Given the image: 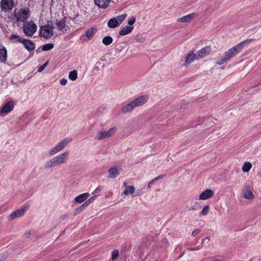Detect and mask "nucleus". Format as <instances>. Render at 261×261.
Masks as SVG:
<instances>
[{
    "instance_id": "nucleus-41",
    "label": "nucleus",
    "mask_w": 261,
    "mask_h": 261,
    "mask_svg": "<svg viewBox=\"0 0 261 261\" xmlns=\"http://www.w3.org/2000/svg\"><path fill=\"white\" fill-rule=\"evenodd\" d=\"M102 190V188L101 186H98L97 187V188L94 190V194H97L98 193H99V192L101 191V190Z\"/></svg>"
},
{
    "instance_id": "nucleus-51",
    "label": "nucleus",
    "mask_w": 261,
    "mask_h": 261,
    "mask_svg": "<svg viewBox=\"0 0 261 261\" xmlns=\"http://www.w3.org/2000/svg\"><path fill=\"white\" fill-rule=\"evenodd\" d=\"M30 234H31V231H29L25 234V235H26V236H29Z\"/></svg>"
},
{
    "instance_id": "nucleus-54",
    "label": "nucleus",
    "mask_w": 261,
    "mask_h": 261,
    "mask_svg": "<svg viewBox=\"0 0 261 261\" xmlns=\"http://www.w3.org/2000/svg\"><path fill=\"white\" fill-rule=\"evenodd\" d=\"M259 261H261V258L260 259V260Z\"/></svg>"
},
{
    "instance_id": "nucleus-40",
    "label": "nucleus",
    "mask_w": 261,
    "mask_h": 261,
    "mask_svg": "<svg viewBox=\"0 0 261 261\" xmlns=\"http://www.w3.org/2000/svg\"><path fill=\"white\" fill-rule=\"evenodd\" d=\"M67 83V81L65 79H62L60 80V83L62 85L64 86V85H66Z\"/></svg>"
},
{
    "instance_id": "nucleus-17",
    "label": "nucleus",
    "mask_w": 261,
    "mask_h": 261,
    "mask_svg": "<svg viewBox=\"0 0 261 261\" xmlns=\"http://www.w3.org/2000/svg\"><path fill=\"white\" fill-rule=\"evenodd\" d=\"M194 60H198L196 54H194L193 51H190L185 57V65L190 64Z\"/></svg>"
},
{
    "instance_id": "nucleus-35",
    "label": "nucleus",
    "mask_w": 261,
    "mask_h": 261,
    "mask_svg": "<svg viewBox=\"0 0 261 261\" xmlns=\"http://www.w3.org/2000/svg\"><path fill=\"white\" fill-rule=\"evenodd\" d=\"M136 21V18L134 16L131 17L128 20V24L129 25H132L134 24Z\"/></svg>"
},
{
    "instance_id": "nucleus-52",
    "label": "nucleus",
    "mask_w": 261,
    "mask_h": 261,
    "mask_svg": "<svg viewBox=\"0 0 261 261\" xmlns=\"http://www.w3.org/2000/svg\"><path fill=\"white\" fill-rule=\"evenodd\" d=\"M79 15V13H76V14H75V15L74 16L76 18Z\"/></svg>"
},
{
    "instance_id": "nucleus-13",
    "label": "nucleus",
    "mask_w": 261,
    "mask_h": 261,
    "mask_svg": "<svg viewBox=\"0 0 261 261\" xmlns=\"http://www.w3.org/2000/svg\"><path fill=\"white\" fill-rule=\"evenodd\" d=\"M27 210V207H22L20 209L14 211L9 215V219L10 220H12L15 218H18L23 216Z\"/></svg>"
},
{
    "instance_id": "nucleus-38",
    "label": "nucleus",
    "mask_w": 261,
    "mask_h": 261,
    "mask_svg": "<svg viewBox=\"0 0 261 261\" xmlns=\"http://www.w3.org/2000/svg\"><path fill=\"white\" fill-rule=\"evenodd\" d=\"M201 248V246H197L196 247L190 248H189V249L191 251H195V250H198Z\"/></svg>"
},
{
    "instance_id": "nucleus-26",
    "label": "nucleus",
    "mask_w": 261,
    "mask_h": 261,
    "mask_svg": "<svg viewBox=\"0 0 261 261\" xmlns=\"http://www.w3.org/2000/svg\"><path fill=\"white\" fill-rule=\"evenodd\" d=\"M113 41V39L112 37L110 36H107L105 37L102 40V42L103 44L106 45H109L111 44Z\"/></svg>"
},
{
    "instance_id": "nucleus-33",
    "label": "nucleus",
    "mask_w": 261,
    "mask_h": 261,
    "mask_svg": "<svg viewBox=\"0 0 261 261\" xmlns=\"http://www.w3.org/2000/svg\"><path fill=\"white\" fill-rule=\"evenodd\" d=\"M86 207L82 204L79 207L76 209L74 215H77L80 214L81 212H82Z\"/></svg>"
},
{
    "instance_id": "nucleus-53",
    "label": "nucleus",
    "mask_w": 261,
    "mask_h": 261,
    "mask_svg": "<svg viewBox=\"0 0 261 261\" xmlns=\"http://www.w3.org/2000/svg\"><path fill=\"white\" fill-rule=\"evenodd\" d=\"M39 51V49H38L37 50V52L38 53Z\"/></svg>"
},
{
    "instance_id": "nucleus-5",
    "label": "nucleus",
    "mask_w": 261,
    "mask_h": 261,
    "mask_svg": "<svg viewBox=\"0 0 261 261\" xmlns=\"http://www.w3.org/2000/svg\"><path fill=\"white\" fill-rule=\"evenodd\" d=\"M71 138H66L64 139L62 141L57 144L54 148L50 149L49 151V154L50 155H53L59 152L62 150L67 145L72 141Z\"/></svg>"
},
{
    "instance_id": "nucleus-30",
    "label": "nucleus",
    "mask_w": 261,
    "mask_h": 261,
    "mask_svg": "<svg viewBox=\"0 0 261 261\" xmlns=\"http://www.w3.org/2000/svg\"><path fill=\"white\" fill-rule=\"evenodd\" d=\"M54 44L53 43H47L42 46V50L44 51L49 50L53 49Z\"/></svg>"
},
{
    "instance_id": "nucleus-48",
    "label": "nucleus",
    "mask_w": 261,
    "mask_h": 261,
    "mask_svg": "<svg viewBox=\"0 0 261 261\" xmlns=\"http://www.w3.org/2000/svg\"><path fill=\"white\" fill-rule=\"evenodd\" d=\"M159 179L158 178V176L156 177L155 178H154V179H152L153 181H154V182H155V181H158Z\"/></svg>"
},
{
    "instance_id": "nucleus-14",
    "label": "nucleus",
    "mask_w": 261,
    "mask_h": 261,
    "mask_svg": "<svg viewBox=\"0 0 261 261\" xmlns=\"http://www.w3.org/2000/svg\"><path fill=\"white\" fill-rule=\"evenodd\" d=\"M14 109V104L12 101H8L3 107L2 108L0 113L7 114L10 112Z\"/></svg>"
},
{
    "instance_id": "nucleus-27",
    "label": "nucleus",
    "mask_w": 261,
    "mask_h": 261,
    "mask_svg": "<svg viewBox=\"0 0 261 261\" xmlns=\"http://www.w3.org/2000/svg\"><path fill=\"white\" fill-rule=\"evenodd\" d=\"M251 167L252 164L250 163L247 162H245L243 164L242 169L244 172H247L251 169Z\"/></svg>"
},
{
    "instance_id": "nucleus-29",
    "label": "nucleus",
    "mask_w": 261,
    "mask_h": 261,
    "mask_svg": "<svg viewBox=\"0 0 261 261\" xmlns=\"http://www.w3.org/2000/svg\"><path fill=\"white\" fill-rule=\"evenodd\" d=\"M95 31V29L93 28H91L87 30L86 32V36L88 38H91L94 34Z\"/></svg>"
},
{
    "instance_id": "nucleus-28",
    "label": "nucleus",
    "mask_w": 261,
    "mask_h": 261,
    "mask_svg": "<svg viewBox=\"0 0 261 261\" xmlns=\"http://www.w3.org/2000/svg\"><path fill=\"white\" fill-rule=\"evenodd\" d=\"M69 79L71 81H75L77 77V73L75 70L70 71L69 73Z\"/></svg>"
},
{
    "instance_id": "nucleus-8",
    "label": "nucleus",
    "mask_w": 261,
    "mask_h": 261,
    "mask_svg": "<svg viewBox=\"0 0 261 261\" xmlns=\"http://www.w3.org/2000/svg\"><path fill=\"white\" fill-rule=\"evenodd\" d=\"M30 12L29 8L20 9L15 15L14 17L18 21L26 22L25 21L30 17Z\"/></svg>"
},
{
    "instance_id": "nucleus-23",
    "label": "nucleus",
    "mask_w": 261,
    "mask_h": 261,
    "mask_svg": "<svg viewBox=\"0 0 261 261\" xmlns=\"http://www.w3.org/2000/svg\"><path fill=\"white\" fill-rule=\"evenodd\" d=\"M133 29V27L126 25L119 31V34L121 36H124L131 33Z\"/></svg>"
},
{
    "instance_id": "nucleus-2",
    "label": "nucleus",
    "mask_w": 261,
    "mask_h": 261,
    "mask_svg": "<svg viewBox=\"0 0 261 261\" xmlns=\"http://www.w3.org/2000/svg\"><path fill=\"white\" fill-rule=\"evenodd\" d=\"M148 95H141L132 100L121 109V112L125 114L131 112L136 107H141L145 104L148 100Z\"/></svg>"
},
{
    "instance_id": "nucleus-16",
    "label": "nucleus",
    "mask_w": 261,
    "mask_h": 261,
    "mask_svg": "<svg viewBox=\"0 0 261 261\" xmlns=\"http://www.w3.org/2000/svg\"><path fill=\"white\" fill-rule=\"evenodd\" d=\"M243 196L247 199H252L254 198V195L249 186H245V188L243 189Z\"/></svg>"
},
{
    "instance_id": "nucleus-10",
    "label": "nucleus",
    "mask_w": 261,
    "mask_h": 261,
    "mask_svg": "<svg viewBox=\"0 0 261 261\" xmlns=\"http://www.w3.org/2000/svg\"><path fill=\"white\" fill-rule=\"evenodd\" d=\"M1 10L4 12L11 11L14 7V2L13 0H2Z\"/></svg>"
},
{
    "instance_id": "nucleus-31",
    "label": "nucleus",
    "mask_w": 261,
    "mask_h": 261,
    "mask_svg": "<svg viewBox=\"0 0 261 261\" xmlns=\"http://www.w3.org/2000/svg\"><path fill=\"white\" fill-rule=\"evenodd\" d=\"M209 210H210V206L208 205H205L203 208L202 210L201 211L200 214L203 216H206L208 213Z\"/></svg>"
},
{
    "instance_id": "nucleus-37",
    "label": "nucleus",
    "mask_w": 261,
    "mask_h": 261,
    "mask_svg": "<svg viewBox=\"0 0 261 261\" xmlns=\"http://www.w3.org/2000/svg\"><path fill=\"white\" fill-rule=\"evenodd\" d=\"M210 241V238L208 236L205 237L202 240V243H204V242L206 241V243L207 244V245L206 246V247H207V248L209 247Z\"/></svg>"
},
{
    "instance_id": "nucleus-19",
    "label": "nucleus",
    "mask_w": 261,
    "mask_h": 261,
    "mask_svg": "<svg viewBox=\"0 0 261 261\" xmlns=\"http://www.w3.org/2000/svg\"><path fill=\"white\" fill-rule=\"evenodd\" d=\"M196 15V13H193L177 19V21L181 22H189L191 20L194 19Z\"/></svg>"
},
{
    "instance_id": "nucleus-6",
    "label": "nucleus",
    "mask_w": 261,
    "mask_h": 261,
    "mask_svg": "<svg viewBox=\"0 0 261 261\" xmlns=\"http://www.w3.org/2000/svg\"><path fill=\"white\" fill-rule=\"evenodd\" d=\"M54 29L53 26L49 25L41 26L39 29V36L45 39L51 38L54 35Z\"/></svg>"
},
{
    "instance_id": "nucleus-22",
    "label": "nucleus",
    "mask_w": 261,
    "mask_h": 261,
    "mask_svg": "<svg viewBox=\"0 0 261 261\" xmlns=\"http://www.w3.org/2000/svg\"><path fill=\"white\" fill-rule=\"evenodd\" d=\"M123 186L125 188V190L123 191V194L125 195H128L129 194H133L135 193V188L133 186H128L126 182L123 183Z\"/></svg>"
},
{
    "instance_id": "nucleus-15",
    "label": "nucleus",
    "mask_w": 261,
    "mask_h": 261,
    "mask_svg": "<svg viewBox=\"0 0 261 261\" xmlns=\"http://www.w3.org/2000/svg\"><path fill=\"white\" fill-rule=\"evenodd\" d=\"M214 195V192L213 190L206 189L200 194L199 198L201 200H206L212 197Z\"/></svg>"
},
{
    "instance_id": "nucleus-42",
    "label": "nucleus",
    "mask_w": 261,
    "mask_h": 261,
    "mask_svg": "<svg viewBox=\"0 0 261 261\" xmlns=\"http://www.w3.org/2000/svg\"><path fill=\"white\" fill-rule=\"evenodd\" d=\"M45 67L43 66V65H41V66H40L38 69V71L39 72H42V71L44 70V69H45Z\"/></svg>"
},
{
    "instance_id": "nucleus-50",
    "label": "nucleus",
    "mask_w": 261,
    "mask_h": 261,
    "mask_svg": "<svg viewBox=\"0 0 261 261\" xmlns=\"http://www.w3.org/2000/svg\"><path fill=\"white\" fill-rule=\"evenodd\" d=\"M48 64V61H47L45 63H44L43 65L45 67H46L47 66Z\"/></svg>"
},
{
    "instance_id": "nucleus-44",
    "label": "nucleus",
    "mask_w": 261,
    "mask_h": 261,
    "mask_svg": "<svg viewBox=\"0 0 261 261\" xmlns=\"http://www.w3.org/2000/svg\"><path fill=\"white\" fill-rule=\"evenodd\" d=\"M97 197V196L96 195H94L93 196H92L91 197H90L88 200L90 201V202L91 203L92 202H93L94 200H95V199H96V198Z\"/></svg>"
},
{
    "instance_id": "nucleus-25",
    "label": "nucleus",
    "mask_w": 261,
    "mask_h": 261,
    "mask_svg": "<svg viewBox=\"0 0 261 261\" xmlns=\"http://www.w3.org/2000/svg\"><path fill=\"white\" fill-rule=\"evenodd\" d=\"M119 25L118 20L116 18H112L109 20L108 22V26L110 28H115Z\"/></svg>"
},
{
    "instance_id": "nucleus-46",
    "label": "nucleus",
    "mask_w": 261,
    "mask_h": 261,
    "mask_svg": "<svg viewBox=\"0 0 261 261\" xmlns=\"http://www.w3.org/2000/svg\"><path fill=\"white\" fill-rule=\"evenodd\" d=\"M154 181H153L152 180H151L149 182V183L148 184V188H150L151 186L152 185H153L154 184Z\"/></svg>"
},
{
    "instance_id": "nucleus-4",
    "label": "nucleus",
    "mask_w": 261,
    "mask_h": 261,
    "mask_svg": "<svg viewBox=\"0 0 261 261\" xmlns=\"http://www.w3.org/2000/svg\"><path fill=\"white\" fill-rule=\"evenodd\" d=\"M10 39L11 40L16 39L14 42H20L23 44L24 47L29 51L33 50L35 48V44L30 40L23 39L19 37V36L12 34L10 36Z\"/></svg>"
},
{
    "instance_id": "nucleus-49",
    "label": "nucleus",
    "mask_w": 261,
    "mask_h": 261,
    "mask_svg": "<svg viewBox=\"0 0 261 261\" xmlns=\"http://www.w3.org/2000/svg\"><path fill=\"white\" fill-rule=\"evenodd\" d=\"M69 18L71 19L72 21H75V19H76V18L74 16L73 17H69Z\"/></svg>"
},
{
    "instance_id": "nucleus-45",
    "label": "nucleus",
    "mask_w": 261,
    "mask_h": 261,
    "mask_svg": "<svg viewBox=\"0 0 261 261\" xmlns=\"http://www.w3.org/2000/svg\"><path fill=\"white\" fill-rule=\"evenodd\" d=\"M141 195H142V192H141V191H138L135 193V195H133V196H138Z\"/></svg>"
},
{
    "instance_id": "nucleus-21",
    "label": "nucleus",
    "mask_w": 261,
    "mask_h": 261,
    "mask_svg": "<svg viewBox=\"0 0 261 261\" xmlns=\"http://www.w3.org/2000/svg\"><path fill=\"white\" fill-rule=\"evenodd\" d=\"M89 196L90 194L89 193H83L76 196L74 199V201L79 203H82L85 201Z\"/></svg>"
},
{
    "instance_id": "nucleus-47",
    "label": "nucleus",
    "mask_w": 261,
    "mask_h": 261,
    "mask_svg": "<svg viewBox=\"0 0 261 261\" xmlns=\"http://www.w3.org/2000/svg\"><path fill=\"white\" fill-rule=\"evenodd\" d=\"M164 176H165V175L162 174V175H160L159 176H158V177L159 179H161V178H163Z\"/></svg>"
},
{
    "instance_id": "nucleus-9",
    "label": "nucleus",
    "mask_w": 261,
    "mask_h": 261,
    "mask_svg": "<svg viewBox=\"0 0 261 261\" xmlns=\"http://www.w3.org/2000/svg\"><path fill=\"white\" fill-rule=\"evenodd\" d=\"M116 128L115 127L110 128L107 131H100L98 132L95 137V139L97 140H101L106 138H109L113 136L116 132Z\"/></svg>"
},
{
    "instance_id": "nucleus-20",
    "label": "nucleus",
    "mask_w": 261,
    "mask_h": 261,
    "mask_svg": "<svg viewBox=\"0 0 261 261\" xmlns=\"http://www.w3.org/2000/svg\"><path fill=\"white\" fill-rule=\"evenodd\" d=\"M111 2V0H94V3L99 8H107Z\"/></svg>"
},
{
    "instance_id": "nucleus-32",
    "label": "nucleus",
    "mask_w": 261,
    "mask_h": 261,
    "mask_svg": "<svg viewBox=\"0 0 261 261\" xmlns=\"http://www.w3.org/2000/svg\"><path fill=\"white\" fill-rule=\"evenodd\" d=\"M127 16L126 14H123L121 15L118 16L116 18L118 20V22L119 23V25L122 23V22L124 20Z\"/></svg>"
},
{
    "instance_id": "nucleus-12",
    "label": "nucleus",
    "mask_w": 261,
    "mask_h": 261,
    "mask_svg": "<svg viewBox=\"0 0 261 261\" xmlns=\"http://www.w3.org/2000/svg\"><path fill=\"white\" fill-rule=\"evenodd\" d=\"M211 53V47L210 46H206L202 48L197 52L196 55L198 59L204 58L206 55L210 54Z\"/></svg>"
},
{
    "instance_id": "nucleus-1",
    "label": "nucleus",
    "mask_w": 261,
    "mask_h": 261,
    "mask_svg": "<svg viewBox=\"0 0 261 261\" xmlns=\"http://www.w3.org/2000/svg\"><path fill=\"white\" fill-rule=\"evenodd\" d=\"M251 41V39L246 40L230 48L227 51L224 53L223 56L217 59L216 64L217 65H222L228 62L231 59L237 56V54L241 51L246 44Z\"/></svg>"
},
{
    "instance_id": "nucleus-18",
    "label": "nucleus",
    "mask_w": 261,
    "mask_h": 261,
    "mask_svg": "<svg viewBox=\"0 0 261 261\" xmlns=\"http://www.w3.org/2000/svg\"><path fill=\"white\" fill-rule=\"evenodd\" d=\"M120 170L116 166L111 167L108 170V177L111 178H114L120 174Z\"/></svg>"
},
{
    "instance_id": "nucleus-36",
    "label": "nucleus",
    "mask_w": 261,
    "mask_h": 261,
    "mask_svg": "<svg viewBox=\"0 0 261 261\" xmlns=\"http://www.w3.org/2000/svg\"><path fill=\"white\" fill-rule=\"evenodd\" d=\"M200 231H201L200 229H196L193 231V232L192 233V236L193 237H195V236H197V234H198Z\"/></svg>"
},
{
    "instance_id": "nucleus-7",
    "label": "nucleus",
    "mask_w": 261,
    "mask_h": 261,
    "mask_svg": "<svg viewBox=\"0 0 261 261\" xmlns=\"http://www.w3.org/2000/svg\"><path fill=\"white\" fill-rule=\"evenodd\" d=\"M37 25L32 21H27L23 27V33L29 37L32 36L37 31Z\"/></svg>"
},
{
    "instance_id": "nucleus-39",
    "label": "nucleus",
    "mask_w": 261,
    "mask_h": 261,
    "mask_svg": "<svg viewBox=\"0 0 261 261\" xmlns=\"http://www.w3.org/2000/svg\"><path fill=\"white\" fill-rule=\"evenodd\" d=\"M197 206H198V203L196 204L195 205H193L192 206L187 207V209L188 211L195 210L197 209Z\"/></svg>"
},
{
    "instance_id": "nucleus-24",
    "label": "nucleus",
    "mask_w": 261,
    "mask_h": 261,
    "mask_svg": "<svg viewBox=\"0 0 261 261\" xmlns=\"http://www.w3.org/2000/svg\"><path fill=\"white\" fill-rule=\"evenodd\" d=\"M7 57V51L5 47L0 49V62L5 63L6 61Z\"/></svg>"
},
{
    "instance_id": "nucleus-11",
    "label": "nucleus",
    "mask_w": 261,
    "mask_h": 261,
    "mask_svg": "<svg viewBox=\"0 0 261 261\" xmlns=\"http://www.w3.org/2000/svg\"><path fill=\"white\" fill-rule=\"evenodd\" d=\"M66 19L67 18L66 17H64L60 20H57L56 23L58 30L61 31L63 33H65L68 29V26L66 24Z\"/></svg>"
},
{
    "instance_id": "nucleus-43",
    "label": "nucleus",
    "mask_w": 261,
    "mask_h": 261,
    "mask_svg": "<svg viewBox=\"0 0 261 261\" xmlns=\"http://www.w3.org/2000/svg\"><path fill=\"white\" fill-rule=\"evenodd\" d=\"M91 203L90 201L88 199L83 204H82L85 207Z\"/></svg>"
},
{
    "instance_id": "nucleus-3",
    "label": "nucleus",
    "mask_w": 261,
    "mask_h": 261,
    "mask_svg": "<svg viewBox=\"0 0 261 261\" xmlns=\"http://www.w3.org/2000/svg\"><path fill=\"white\" fill-rule=\"evenodd\" d=\"M69 152L66 151L47 161L44 164V168L48 169L66 163L69 158Z\"/></svg>"
},
{
    "instance_id": "nucleus-34",
    "label": "nucleus",
    "mask_w": 261,
    "mask_h": 261,
    "mask_svg": "<svg viewBox=\"0 0 261 261\" xmlns=\"http://www.w3.org/2000/svg\"><path fill=\"white\" fill-rule=\"evenodd\" d=\"M119 255V252L117 250H115L112 252V259L113 260L115 259L118 257Z\"/></svg>"
}]
</instances>
